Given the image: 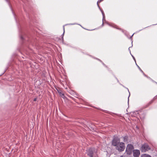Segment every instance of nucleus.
<instances>
[{"instance_id":"obj_3","label":"nucleus","mask_w":157,"mask_h":157,"mask_svg":"<svg viewBox=\"0 0 157 157\" xmlns=\"http://www.w3.org/2000/svg\"><path fill=\"white\" fill-rule=\"evenodd\" d=\"M150 149V147L147 144H145L142 145L140 150L142 152H145L146 151H148Z\"/></svg>"},{"instance_id":"obj_12","label":"nucleus","mask_w":157,"mask_h":157,"mask_svg":"<svg viewBox=\"0 0 157 157\" xmlns=\"http://www.w3.org/2000/svg\"><path fill=\"white\" fill-rule=\"evenodd\" d=\"M6 71H4V72L1 74L0 75V76H1L3 74L5 73V72Z\"/></svg>"},{"instance_id":"obj_8","label":"nucleus","mask_w":157,"mask_h":157,"mask_svg":"<svg viewBox=\"0 0 157 157\" xmlns=\"http://www.w3.org/2000/svg\"><path fill=\"white\" fill-rule=\"evenodd\" d=\"M153 101V100H152L149 103L146 105L144 106V108H146L147 107L150 105H151Z\"/></svg>"},{"instance_id":"obj_16","label":"nucleus","mask_w":157,"mask_h":157,"mask_svg":"<svg viewBox=\"0 0 157 157\" xmlns=\"http://www.w3.org/2000/svg\"><path fill=\"white\" fill-rule=\"evenodd\" d=\"M138 67H139V69H140V67H139V66H138Z\"/></svg>"},{"instance_id":"obj_6","label":"nucleus","mask_w":157,"mask_h":157,"mask_svg":"<svg viewBox=\"0 0 157 157\" xmlns=\"http://www.w3.org/2000/svg\"><path fill=\"white\" fill-rule=\"evenodd\" d=\"M133 155L134 157H138L140 155V151L139 150H135L133 151Z\"/></svg>"},{"instance_id":"obj_14","label":"nucleus","mask_w":157,"mask_h":157,"mask_svg":"<svg viewBox=\"0 0 157 157\" xmlns=\"http://www.w3.org/2000/svg\"><path fill=\"white\" fill-rule=\"evenodd\" d=\"M124 141H125V137H124Z\"/></svg>"},{"instance_id":"obj_2","label":"nucleus","mask_w":157,"mask_h":157,"mask_svg":"<svg viewBox=\"0 0 157 157\" xmlns=\"http://www.w3.org/2000/svg\"><path fill=\"white\" fill-rule=\"evenodd\" d=\"M95 153V150L94 148H90L87 152L88 156L90 157H93Z\"/></svg>"},{"instance_id":"obj_4","label":"nucleus","mask_w":157,"mask_h":157,"mask_svg":"<svg viewBox=\"0 0 157 157\" xmlns=\"http://www.w3.org/2000/svg\"><path fill=\"white\" fill-rule=\"evenodd\" d=\"M116 149L119 151H122L124 150V144L122 142H120L116 147Z\"/></svg>"},{"instance_id":"obj_1","label":"nucleus","mask_w":157,"mask_h":157,"mask_svg":"<svg viewBox=\"0 0 157 157\" xmlns=\"http://www.w3.org/2000/svg\"><path fill=\"white\" fill-rule=\"evenodd\" d=\"M133 149L134 147L133 145L131 144H128L126 148V152L127 154L130 155L132 153Z\"/></svg>"},{"instance_id":"obj_5","label":"nucleus","mask_w":157,"mask_h":157,"mask_svg":"<svg viewBox=\"0 0 157 157\" xmlns=\"http://www.w3.org/2000/svg\"><path fill=\"white\" fill-rule=\"evenodd\" d=\"M120 143V140L118 138L115 137L113 138L112 141V145L113 146L116 147Z\"/></svg>"},{"instance_id":"obj_13","label":"nucleus","mask_w":157,"mask_h":157,"mask_svg":"<svg viewBox=\"0 0 157 157\" xmlns=\"http://www.w3.org/2000/svg\"><path fill=\"white\" fill-rule=\"evenodd\" d=\"M36 98H35L34 99V101H36Z\"/></svg>"},{"instance_id":"obj_10","label":"nucleus","mask_w":157,"mask_h":157,"mask_svg":"<svg viewBox=\"0 0 157 157\" xmlns=\"http://www.w3.org/2000/svg\"><path fill=\"white\" fill-rule=\"evenodd\" d=\"M141 157H151V156L149 155L145 154L141 156Z\"/></svg>"},{"instance_id":"obj_15","label":"nucleus","mask_w":157,"mask_h":157,"mask_svg":"<svg viewBox=\"0 0 157 157\" xmlns=\"http://www.w3.org/2000/svg\"><path fill=\"white\" fill-rule=\"evenodd\" d=\"M120 157H125L123 156H121Z\"/></svg>"},{"instance_id":"obj_19","label":"nucleus","mask_w":157,"mask_h":157,"mask_svg":"<svg viewBox=\"0 0 157 157\" xmlns=\"http://www.w3.org/2000/svg\"><path fill=\"white\" fill-rule=\"evenodd\" d=\"M134 59H135L134 58H133Z\"/></svg>"},{"instance_id":"obj_17","label":"nucleus","mask_w":157,"mask_h":157,"mask_svg":"<svg viewBox=\"0 0 157 157\" xmlns=\"http://www.w3.org/2000/svg\"><path fill=\"white\" fill-rule=\"evenodd\" d=\"M138 67H139V69H140V67H139V66H138Z\"/></svg>"},{"instance_id":"obj_11","label":"nucleus","mask_w":157,"mask_h":157,"mask_svg":"<svg viewBox=\"0 0 157 157\" xmlns=\"http://www.w3.org/2000/svg\"><path fill=\"white\" fill-rule=\"evenodd\" d=\"M20 39H23V38L22 36H20Z\"/></svg>"},{"instance_id":"obj_7","label":"nucleus","mask_w":157,"mask_h":157,"mask_svg":"<svg viewBox=\"0 0 157 157\" xmlns=\"http://www.w3.org/2000/svg\"><path fill=\"white\" fill-rule=\"evenodd\" d=\"M5 0V1H6V2L8 3V5H9V6L10 7V9H11V11H12V13H13V15L14 16V18H15V19L16 22V23H17V19H16V17H15V14H14L13 13V11L12 9V8H11V6H10V3H9V1H8V0Z\"/></svg>"},{"instance_id":"obj_18","label":"nucleus","mask_w":157,"mask_h":157,"mask_svg":"<svg viewBox=\"0 0 157 157\" xmlns=\"http://www.w3.org/2000/svg\"><path fill=\"white\" fill-rule=\"evenodd\" d=\"M63 29H64V27H63Z\"/></svg>"},{"instance_id":"obj_9","label":"nucleus","mask_w":157,"mask_h":157,"mask_svg":"<svg viewBox=\"0 0 157 157\" xmlns=\"http://www.w3.org/2000/svg\"><path fill=\"white\" fill-rule=\"evenodd\" d=\"M58 93L59 94V95L63 98L64 97V94L62 93L61 91H58Z\"/></svg>"}]
</instances>
